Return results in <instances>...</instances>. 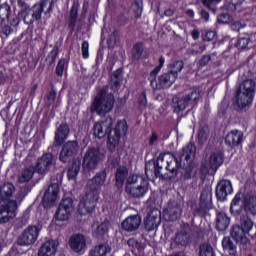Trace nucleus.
Wrapping results in <instances>:
<instances>
[{"label":"nucleus","instance_id":"f704fd0d","mask_svg":"<svg viewBox=\"0 0 256 256\" xmlns=\"http://www.w3.org/2000/svg\"><path fill=\"white\" fill-rule=\"evenodd\" d=\"M231 223V218L225 212L216 214V229L217 231H226Z\"/></svg>","mask_w":256,"mask_h":256},{"label":"nucleus","instance_id":"338daca9","mask_svg":"<svg viewBox=\"0 0 256 256\" xmlns=\"http://www.w3.org/2000/svg\"><path fill=\"white\" fill-rule=\"evenodd\" d=\"M245 27V23L241 21H236L231 24L232 31H241Z\"/></svg>","mask_w":256,"mask_h":256},{"label":"nucleus","instance_id":"7c9ffc66","mask_svg":"<svg viewBox=\"0 0 256 256\" xmlns=\"http://www.w3.org/2000/svg\"><path fill=\"white\" fill-rule=\"evenodd\" d=\"M239 227L242 228L250 237H255L256 229L254 228L253 220L248 214H242L240 216Z\"/></svg>","mask_w":256,"mask_h":256},{"label":"nucleus","instance_id":"1a4fd4ad","mask_svg":"<svg viewBox=\"0 0 256 256\" xmlns=\"http://www.w3.org/2000/svg\"><path fill=\"white\" fill-rule=\"evenodd\" d=\"M41 229L36 225H30L19 235L17 239V245L20 247H30L35 245L37 239H39V233Z\"/></svg>","mask_w":256,"mask_h":256},{"label":"nucleus","instance_id":"864d4df0","mask_svg":"<svg viewBox=\"0 0 256 256\" xmlns=\"http://www.w3.org/2000/svg\"><path fill=\"white\" fill-rule=\"evenodd\" d=\"M107 231H109L107 224L101 223L100 225L97 226L96 230L94 231V235L95 237H103V235H105Z\"/></svg>","mask_w":256,"mask_h":256},{"label":"nucleus","instance_id":"bb28decb","mask_svg":"<svg viewBox=\"0 0 256 256\" xmlns=\"http://www.w3.org/2000/svg\"><path fill=\"white\" fill-rule=\"evenodd\" d=\"M140 226L141 216L138 214L127 217L121 224L122 229H124V231H128L129 233L137 231Z\"/></svg>","mask_w":256,"mask_h":256},{"label":"nucleus","instance_id":"ea45409f","mask_svg":"<svg viewBox=\"0 0 256 256\" xmlns=\"http://www.w3.org/2000/svg\"><path fill=\"white\" fill-rule=\"evenodd\" d=\"M172 107L174 109V113H181V111H185V109L189 107V104L185 100V97L179 98L177 96H174L172 98Z\"/></svg>","mask_w":256,"mask_h":256},{"label":"nucleus","instance_id":"f3484780","mask_svg":"<svg viewBox=\"0 0 256 256\" xmlns=\"http://www.w3.org/2000/svg\"><path fill=\"white\" fill-rule=\"evenodd\" d=\"M53 159H55V156H53L52 153H44L42 157L38 158L36 166H35V173H38L39 175H45L49 169H51V166L53 165Z\"/></svg>","mask_w":256,"mask_h":256},{"label":"nucleus","instance_id":"aec40b11","mask_svg":"<svg viewBox=\"0 0 256 256\" xmlns=\"http://www.w3.org/2000/svg\"><path fill=\"white\" fill-rule=\"evenodd\" d=\"M233 193V185L229 180H220L216 186V197L218 201H225L227 195Z\"/></svg>","mask_w":256,"mask_h":256},{"label":"nucleus","instance_id":"c9c22d12","mask_svg":"<svg viewBox=\"0 0 256 256\" xmlns=\"http://www.w3.org/2000/svg\"><path fill=\"white\" fill-rule=\"evenodd\" d=\"M129 175V169L125 166H120L116 170L115 175V185L118 189H121L123 185L125 184V179H127V176Z\"/></svg>","mask_w":256,"mask_h":256},{"label":"nucleus","instance_id":"4be33fe9","mask_svg":"<svg viewBox=\"0 0 256 256\" xmlns=\"http://www.w3.org/2000/svg\"><path fill=\"white\" fill-rule=\"evenodd\" d=\"M197 153V147L195 146V143L190 142L182 148L181 152L179 153L180 162L181 163H194L195 161V155Z\"/></svg>","mask_w":256,"mask_h":256},{"label":"nucleus","instance_id":"72a5a7b5","mask_svg":"<svg viewBox=\"0 0 256 256\" xmlns=\"http://www.w3.org/2000/svg\"><path fill=\"white\" fill-rule=\"evenodd\" d=\"M181 167L183 168L182 179L184 181L193 179V177L197 175V167L195 166V162H192V163L182 162Z\"/></svg>","mask_w":256,"mask_h":256},{"label":"nucleus","instance_id":"5701e85b","mask_svg":"<svg viewBox=\"0 0 256 256\" xmlns=\"http://www.w3.org/2000/svg\"><path fill=\"white\" fill-rule=\"evenodd\" d=\"M189 241H191V226L189 224H183L176 233L175 242L177 245L185 247L189 245Z\"/></svg>","mask_w":256,"mask_h":256},{"label":"nucleus","instance_id":"dca6fc26","mask_svg":"<svg viewBox=\"0 0 256 256\" xmlns=\"http://www.w3.org/2000/svg\"><path fill=\"white\" fill-rule=\"evenodd\" d=\"M111 127H113V118L111 117H107L104 121L95 123L93 127L95 137L103 139L106 135L109 136V133H113Z\"/></svg>","mask_w":256,"mask_h":256},{"label":"nucleus","instance_id":"5fc2aeb1","mask_svg":"<svg viewBox=\"0 0 256 256\" xmlns=\"http://www.w3.org/2000/svg\"><path fill=\"white\" fill-rule=\"evenodd\" d=\"M243 211H245L244 205L243 206H230V213L231 215H233L234 217H240L243 214Z\"/></svg>","mask_w":256,"mask_h":256},{"label":"nucleus","instance_id":"6ab92c4d","mask_svg":"<svg viewBox=\"0 0 256 256\" xmlns=\"http://www.w3.org/2000/svg\"><path fill=\"white\" fill-rule=\"evenodd\" d=\"M182 213L183 209L179 203L169 202L167 208L164 210V217L166 221H177V219H181Z\"/></svg>","mask_w":256,"mask_h":256},{"label":"nucleus","instance_id":"f257e3e1","mask_svg":"<svg viewBox=\"0 0 256 256\" xmlns=\"http://www.w3.org/2000/svg\"><path fill=\"white\" fill-rule=\"evenodd\" d=\"M18 7L25 25H33L35 21H41L43 13L49 15L53 12V0H40L32 7L25 0H18Z\"/></svg>","mask_w":256,"mask_h":256},{"label":"nucleus","instance_id":"79ce46f5","mask_svg":"<svg viewBox=\"0 0 256 256\" xmlns=\"http://www.w3.org/2000/svg\"><path fill=\"white\" fill-rule=\"evenodd\" d=\"M107 253H111V246L108 244H100L90 250V256H107Z\"/></svg>","mask_w":256,"mask_h":256},{"label":"nucleus","instance_id":"a878e982","mask_svg":"<svg viewBox=\"0 0 256 256\" xmlns=\"http://www.w3.org/2000/svg\"><path fill=\"white\" fill-rule=\"evenodd\" d=\"M69 244L74 253H82L85 251V247H87V240L84 235L75 234L70 237Z\"/></svg>","mask_w":256,"mask_h":256},{"label":"nucleus","instance_id":"c756f323","mask_svg":"<svg viewBox=\"0 0 256 256\" xmlns=\"http://www.w3.org/2000/svg\"><path fill=\"white\" fill-rule=\"evenodd\" d=\"M202 95L203 89H201V87H193L186 92L184 99L188 105L195 106L197 103H199V99H201Z\"/></svg>","mask_w":256,"mask_h":256},{"label":"nucleus","instance_id":"680f3d73","mask_svg":"<svg viewBox=\"0 0 256 256\" xmlns=\"http://www.w3.org/2000/svg\"><path fill=\"white\" fill-rule=\"evenodd\" d=\"M82 56L83 59H89V42L87 41L82 43Z\"/></svg>","mask_w":256,"mask_h":256},{"label":"nucleus","instance_id":"f8f14e48","mask_svg":"<svg viewBox=\"0 0 256 256\" xmlns=\"http://www.w3.org/2000/svg\"><path fill=\"white\" fill-rule=\"evenodd\" d=\"M163 161L166 162L165 170L169 171L172 175H177L179 167H183V162H179L175 155L169 152L158 156V165H160V169H163Z\"/></svg>","mask_w":256,"mask_h":256},{"label":"nucleus","instance_id":"58836bf2","mask_svg":"<svg viewBox=\"0 0 256 256\" xmlns=\"http://www.w3.org/2000/svg\"><path fill=\"white\" fill-rule=\"evenodd\" d=\"M223 154L221 152H213L209 158V165L212 171H217L221 165H223Z\"/></svg>","mask_w":256,"mask_h":256},{"label":"nucleus","instance_id":"4d7b16f0","mask_svg":"<svg viewBox=\"0 0 256 256\" xmlns=\"http://www.w3.org/2000/svg\"><path fill=\"white\" fill-rule=\"evenodd\" d=\"M206 47L205 45H199V44H194L191 49V54L192 55H201L203 51H205Z\"/></svg>","mask_w":256,"mask_h":256},{"label":"nucleus","instance_id":"8fccbe9b","mask_svg":"<svg viewBox=\"0 0 256 256\" xmlns=\"http://www.w3.org/2000/svg\"><path fill=\"white\" fill-rule=\"evenodd\" d=\"M209 138V126H202L198 131V143L199 145H203L207 142Z\"/></svg>","mask_w":256,"mask_h":256},{"label":"nucleus","instance_id":"423d86ee","mask_svg":"<svg viewBox=\"0 0 256 256\" xmlns=\"http://www.w3.org/2000/svg\"><path fill=\"white\" fill-rule=\"evenodd\" d=\"M113 105H115V96L112 93H107V90L103 88L94 99L92 111H96L98 115H107L113 111Z\"/></svg>","mask_w":256,"mask_h":256},{"label":"nucleus","instance_id":"39448f33","mask_svg":"<svg viewBox=\"0 0 256 256\" xmlns=\"http://www.w3.org/2000/svg\"><path fill=\"white\" fill-rule=\"evenodd\" d=\"M211 188L210 186H204L200 195V202L197 206L195 200H189L188 205L191 207L192 213L195 217H205L207 212L212 207L211 202Z\"/></svg>","mask_w":256,"mask_h":256},{"label":"nucleus","instance_id":"f03ea898","mask_svg":"<svg viewBox=\"0 0 256 256\" xmlns=\"http://www.w3.org/2000/svg\"><path fill=\"white\" fill-rule=\"evenodd\" d=\"M255 89L256 83L253 79H246L240 84L235 97V103L239 109L251 107L255 97Z\"/></svg>","mask_w":256,"mask_h":256},{"label":"nucleus","instance_id":"37998d69","mask_svg":"<svg viewBox=\"0 0 256 256\" xmlns=\"http://www.w3.org/2000/svg\"><path fill=\"white\" fill-rule=\"evenodd\" d=\"M33 175H35V166H30L22 170L18 182L20 183H29L30 179H33Z\"/></svg>","mask_w":256,"mask_h":256},{"label":"nucleus","instance_id":"9d476101","mask_svg":"<svg viewBox=\"0 0 256 256\" xmlns=\"http://www.w3.org/2000/svg\"><path fill=\"white\" fill-rule=\"evenodd\" d=\"M127 131H129V126H127V121L120 120L117 122L116 127L112 132L108 135V149L113 153L115 148L119 145V140L121 139V135H127Z\"/></svg>","mask_w":256,"mask_h":256},{"label":"nucleus","instance_id":"ddd939ff","mask_svg":"<svg viewBox=\"0 0 256 256\" xmlns=\"http://www.w3.org/2000/svg\"><path fill=\"white\" fill-rule=\"evenodd\" d=\"M75 206L73 205V199L64 198L58 206L55 217L57 221H67L71 217V213Z\"/></svg>","mask_w":256,"mask_h":256},{"label":"nucleus","instance_id":"a211bd4d","mask_svg":"<svg viewBox=\"0 0 256 256\" xmlns=\"http://www.w3.org/2000/svg\"><path fill=\"white\" fill-rule=\"evenodd\" d=\"M105 181H107V173L99 172L88 181L87 190L92 191V193H98L99 195V191H101V187L105 185Z\"/></svg>","mask_w":256,"mask_h":256},{"label":"nucleus","instance_id":"0eeeda50","mask_svg":"<svg viewBox=\"0 0 256 256\" xmlns=\"http://www.w3.org/2000/svg\"><path fill=\"white\" fill-rule=\"evenodd\" d=\"M103 159H105V155L101 154V151H99L98 148L88 149L83 157V170L86 173H89V171H95Z\"/></svg>","mask_w":256,"mask_h":256},{"label":"nucleus","instance_id":"6e6552de","mask_svg":"<svg viewBox=\"0 0 256 256\" xmlns=\"http://www.w3.org/2000/svg\"><path fill=\"white\" fill-rule=\"evenodd\" d=\"M98 201L99 193L87 190L78 205V211L80 215H87V213H93V211H95V207H97Z\"/></svg>","mask_w":256,"mask_h":256},{"label":"nucleus","instance_id":"7ed1b4c3","mask_svg":"<svg viewBox=\"0 0 256 256\" xmlns=\"http://www.w3.org/2000/svg\"><path fill=\"white\" fill-rule=\"evenodd\" d=\"M125 191L134 199L145 197L149 191V182L139 175H130L126 180Z\"/></svg>","mask_w":256,"mask_h":256},{"label":"nucleus","instance_id":"09e8293b","mask_svg":"<svg viewBox=\"0 0 256 256\" xmlns=\"http://www.w3.org/2000/svg\"><path fill=\"white\" fill-rule=\"evenodd\" d=\"M11 17V6L7 3L0 5V20L4 22L5 20L9 21Z\"/></svg>","mask_w":256,"mask_h":256},{"label":"nucleus","instance_id":"de8ad7c7","mask_svg":"<svg viewBox=\"0 0 256 256\" xmlns=\"http://www.w3.org/2000/svg\"><path fill=\"white\" fill-rule=\"evenodd\" d=\"M199 256H215L213 246L208 243H203L199 246Z\"/></svg>","mask_w":256,"mask_h":256},{"label":"nucleus","instance_id":"b1692460","mask_svg":"<svg viewBox=\"0 0 256 256\" xmlns=\"http://www.w3.org/2000/svg\"><path fill=\"white\" fill-rule=\"evenodd\" d=\"M161 225V211L159 209H153L145 220V229L153 231Z\"/></svg>","mask_w":256,"mask_h":256},{"label":"nucleus","instance_id":"9b49d317","mask_svg":"<svg viewBox=\"0 0 256 256\" xmlns=\"http://www.w3.org/2000/svg\"><path fill=\"white\" fill-rule=\"evenodd\" d=\"M157 75L158 74H155V72H150L149 80L153 89H169V87H171V85H173V83H175L177 80L175 75L169 72L162 74L158 80Z\"/></svg>","mask_w":256,"mask_h":256},{"label":"nucleus","instance_id":"20e7f679","mask_svg":"<svg viewBox=\"0 0 256 256\" xmlns=\"http://www.w3.org/2000/svg\"><path fill=\"white\" fill-rule=\"evenodd\" d=\"M27 194L24 190H20L16 194L15 200L8 202H0V223H9L10 219H13L17 213V208L21 205V202L25 199Z\"/></svg>","mask_w":256,"mask_h":256},{"label":"nucleus","instance_id":"e2e57ef3","mask_svg":"<svg viewBox=\"0 0 256 256\" xmlns=\"http://www.w3.org/2000/svg\"><path fill=\"white\" fill-rule=\"evenodd\" d=\"M57 97V92L52 89L47 95V103L48 105H53L55 103V99Z\"/></svg>","mask_w":256,"mask_h":256},{"label":"nucleus","instance_id":"49530a36","mask_svg":"<svg viewBox=\"0 0 256 256\" xmlns=\"http://www.w3.org/2000/svg\"><path fill=\"white\" fill-rule=\"evenodd\" d=\"M182 70H183V61L176 60L171 62L169 73L171 75H174L175 79H177V75H179V73H181Z\"/></svg>","mask_w":256,"mask_h":256},{"label":"nucleus","instance_id":"a18cd8bd","mask_svg":"<svg viewBox=\"0 0 256 256\" xmlns=\"http://www.w3.org/2000/svg\"><path fill=\"white\" fill-rule=\"evenodd\" d=\"M143 51V42H137L136 44H134L132 48V59L134 61H139V59H141V57L143 56Z\"/></svg>","mask_w":256,"mask_h":256},{"label":"nucleus","instance_id":"a19ab883","mask_svg":"<svg viewBox=\"0 0 256 256\" xmlns=\"http://www.w3.org/2000/svg\"><path fill=\"white\" fill-rule=\"evenodd\" d=\"M78 13H79V5L73 4L70 10L69 23H68V27L71 33L75 31V25H77V17L79 15Z\"/></svg>","mask_w":256,"mask_h":256},{"label":"nucleus","instance_id":"c03bdc74","mask_svg":"<svg viewBox=\"0 0 256 256\" xmlns=\"http://www.w3.org/2000/svg\"><path fill=\"white\" fill-rule=\"evenodd\" d=\"M222 247L224 251H228L229 255H236L237 254V246L233 244V241H231V238L224 237L222 240Z\"/></svg>","mask_w":256,"mask_h":256},{"label":"nucleus","instance_id":"603ef678","mask_svg":"<svg viewBox=\"0 0 256 256\" xmlns=\"http://www.w3.org/2000/svg\"><path fill=\"white\" fill-rule=\"evenodd\" d=\"M132 11L135 14V17L139 19L143 13V0H133L132 1Z\"/></svg>","mask_w":256,"mask_h":256},{"label":"nucleus","instance_id":"2eb2a0df","mask_svg":"<svg viewBox=\"0 0 256 256\" xmlns=\"http://www.w3.org/2000/svg\"><path fill=\"white\" fill-rule=\"evenodd\" d=\"M162 170H163V168H160V165H159V158H157L156 161L150 160L145 165L146 177L150 181H153L159 177H161L162 179H171V177H173V176H164L161 173Z\"/></svg>","mask_w":256,"mask_h":256},{"label":"nucleus","instance_id":"13d9d810","mask_svg":"<svg viewBox=\"0 0 256 256\" xmlns=\"http://www.w3.org/2000/svg\"><path fill=\"white\" fill-rule=\"evenodd\" d=\"M12 33H13V28H11V26L9 25L2 26L0 30L1 37H5V39H7V37H9V35H11Z\"/></svg>","mask_w":256,"mask_h":256},{"label":"nucleus","instance_id":"cd10ccee","mask_svg":"<svg viewBox=\"0 0 256 256\" xmlns=\"http://www.w3.org/2000/svg\"><path fill=\"white\" fill-rule=\"evenodd\" d=\"M230 235L236 243H241L242 245H247V243H249V238H247L248 232L243 230L239 225L232 226Z\"/></svg>","mask_w":256,"mask_h":256},{"label":"nucleus","instance_id":"052dcab7","mask_svg":"<svg viewBox=\"0 0 256 256\" xmlns=\"http://www.w3.org/2000/svg\"><path fill=\"white\" fill-rule=\"evenodd\" d=\"M203 5L212 11H215V5L221 3V0H202Z\"/></svg>","mask_w":256,"mask_h":256},{"label":"nucleus","instance_id":"774afa93","mask_svg":"<svg viewBox=\"0 0 256 256\" xmlns=\"http://www.w3.org/2000/svg\"><path fill=\"white\" fill-rule=\"evenodd\" d=\"M230 206H243V202L241 200V193H237L235 195Z\"/></svg>","mask_w":256,"mask_h":256},{"label":"nucleus","instance_id":"c85d7f7f","mask_svg":"<svg viewBox=\"0 0 256 256\" xmlns=\"http://www.w3.org/2000/svg\"><path fill=\"white\" fill-rule=\"evenodd\" d=\"M59 247V241L48 240L42 244L39 249L38 256H52L57 253V248Z\"/></svg>","mask_w":256,"mask_h":256},{"label":"nucleus","instance_id":"69168bd1","mask_svg":"<svg viewBox=\"0 0 256 256\" xmlns=\"http://www.w3.org/2000/svg\"><path fill=\"white\" fill-rule=\"evenodd\" d=\"M218 23H229L231 21V16L227 13L220 14L217 17Z\"/></svg>","mask_w":256,"mask_h":256},{"label":"nucleus","instance_id":"412c9836","mask_svg":"<svg viewBox=\"0 0 256 256\" xmlns=\"http://www.w3.org/2000/svg\"><path fill=\"white\" fill-rule=\"evenodd\" d=\"M59 195V184L53 183L49 185L43 197V205L44 207H51L57 201V197Z\"/></svg>","mask_w":256,"mask_h":256},{"label":"nucleus","instance_id":"0e129e2a","mask_svg":"<svg viewBox=\"0 0 256 256\" xmlns=\"http://www.w3.org/2000/svg\"><path fill=\"white\" fill-rule=\"evenodd\" d=\"M249 45V38H240L236 44L238 49H246Z\"/></svg>","mask_w":256,"mask_h":256},{"label":"nucleus","instance_id":"2f4dec72","mask_svg":"<svg viewBox=\"0 0 256 256\" xmlns=\"http://www.w3.org/2000/svg\"><path fill=\"white\" fill-rule=\"evenodd\" d=\"M243 141V132L232 130L225 137V143L229 147H237Z\"/></svg>","mask_w":256,"mask_h":256},{"label":"nucleus","instance_id":"bf43d9fd","mask_svg":"<svg viewBox=\"0 0 256 256\" xmlns=\"http://www.w3.org/2000/svg\"><path fill=\"white\" fill-rule=\"evenodd\" d=\"M116 43H119V32L117 30H114L108 39L109 45H115Z\"/></svg>","mask_w":256,"mask_h":256},{"label":"nucleus","instance_id":"473e14b6","mask_svg":"<svg viewBox=\"0 0 256 256\" xmlns=\"http://www.w3.org/2000/svg\"><path fill=\"white\" fill-rule=\"evenodd\" d=\"M15 193V185L13 183H4L0 186V203H5L4 201H9L13 194Z\"/></svg>","mask_w":256,"mask_h":256},{"label":"nucleus","instance_id":"4468645a","mask_svg":"<svg viewBox=\"0 0 256 256\" xmlns=\"http://www.w3.org/2000/svg\"><path fill=\"white\" fill-rule=\"evenodd\" d=\"M77 153H79V142L77 140L68 141L63 145L60 152V161L69 163Z\"/></svg>","mask_w":256,"mask_h":256},{"label":"nucleus","instance_id":"6e6d98bb","mask_svg":"<svg viewBox=\"0 0 256 256\" xmlns=\"http://www.w3.org/2000/svg\"><path fill=\"white\" fill-rule=\"evenodd\" d=\"M66 63H67V61L65 59L59 60L57 66H56V75H58V77H63Z\"/></svg>","mask_w":256,"mask_h":256},{"label":"nucleus","instance_id":"3c124183","mask_svg":"<svg viewBox=\"0 0 256 256\" xmlns=\"http://www.w3.org/2000/svg\"><path fill=\"white\" fill-rule=\"evenodd\" d=\"M80 170H81V162L74 161L71 167L68 169V179H75V177L79 175Z\"/></svg>","mask_w":256,"mask_h":256},{"label":"nucleus","instance_id":"e433bc0d","mask_svg":"<svg viewBox=\"0 0 256 256\" xmlns=\"http://www.w3.org/2000/svg\"><path fill=\"white\" fill-rule=\"evenodd\" d=\"M244 214L256 215V196H246L244 198Z\"/></svg>","mask_w":256,"mask_h":256},{"label":"nucleus","instance_id":"393cba45","mask_svg":"<svg viewBox=\"0 0 256 256\" xmlns=\"http://www.w3.org/2000/svg\"><path fill=\"white\" fill-rule=\"evenodd\" d=\"M69 133H71L69 125L61 124L55 132L53 147H61V145H63L65 140L69 137Z\"/></svg>","mask_w":256,"mask_h":256},{"label":"nucleus","instance_id":"4c0bfd02","mask_svg":"<svg viewBox=\"0 0 256 256\" xmlns=\"http://www.w3.org/2000/svg\"><path fill=\"white\" fill-rule=\"evenodd\" d=\"M121 81H123V70L118 69L110 76V89L117 91L121 87Z\"/></svg>","mask_w":256,"mask_h":256}]
</instances>
